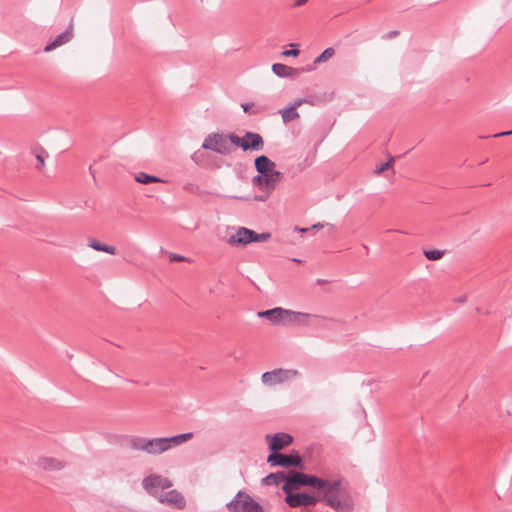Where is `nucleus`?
I'll use <instances>...</instances> for the list:
<instances>
[{
  "instance_id": "3",
  "label": "nucleus",
  "mask_w": 512,
  "mask_h": 512,
  "mask_svg": "<svg viewBox=\"0 0 512 512\" xmlns=\"http://www.w3.org/2000/svg\"><path fill=\"white\" fill-rule=\"evenodd\" d=\"M302 477H315V475L292 471L288 473V478L282 485L286 493L285 502L292 508L314 506L319 502L317 492L310 494L298 491L303 486L310 487V484L304 483Z\"/></svg>"
},
{
  "instance_id": "17",
  "label": "nucleus",
  "mask_w": 512,
  "mask_h": 512,
  "mask_svg": "<svg viewBox=\"0 0 512 512\" xmlns=\"http://www.w3.org/2000/svg\"><path fill=\"white\" fill-rule=\"evenodd\" d=\"M73 37V29L69 27L66 31L56 37V39L48 44L45 48V52H51L52 50L68 43Z\"/></svg>"
},
{
  "instance_id": "10",
  "label": "nucleus",
  "mask_w": 512,
  "mask_h": 512,
  "mask_svg": "<svg viewBox=\"0 0 512 512\" xmlns=\"http://www.w3.org/2000/svg\"><path fill=\"white\" fill-rule=\"evenodd\" d=\"M257 316L259 318H265L270 321L273 325L288 326L290 325L291 310L284 309L282 307H276L273 309L260 311Z\"/></svg>"
},
{
  "instance_id": "35",
  "label": "nucleus",
  "mask_w": 512,
  "mask_h": 512,
  "mask_svg": "<svg viewBox=\"0 0 512 512\" xmlns=\"http://www.w3.org/2000/svg\"><path fill=\"white\" fill-rule=\"evenodd\" d=\"M290 46H291V47H296V46H297V44L291 43V44H290Z\"/></svg>"
},
{
  "instance_id": "33",
  "label": "nucleus",
  "mask_w": 512,
  "mask_h": 512,
  "mask_svg": "<svg viewBox=\"0 0 512 512\" xmlns=\"http://www.w3.org/2000/svg\"><path fill=\"white\" fill-rule=\"evenodd\" d=\"M238 199H240V200H249V198H245V197H239Z\"/></svg>"
},
{
  "instance_id": "18",
  "label": "nucleus",
  "mask_w": 512,
  "mask_h": 512,
  "mask_svg": "<svg viewBox=\"0 0 512 512\" xmlns=\"http://www.w3.org/2000/svg\"><path fill=\"white\" fill-rule=\"evenodd\" d=\"M38 466L43 470L58 471L64 468V463L56 458L42 457L38 460Z\"/></svg>"
},
{
  "instance_id": "11",
  "label": "nucleus",
  "mask_w": 512,
  "mask_h": 512,
  "mask_svg": "<svg viewBox=\"0 0 512 512\" xmlns=\"http://www.w3.org/2000/svg\"><path fill=\"white\" fill-rule=\"evenodd\" d=\"M232 143L243 150L260 151L263 149L264 141L257 133L247 132L243 137L232 136Z\"/></svg>"
},
{
  "instance_id": "27",
  "label": "nucleus",
  "mask_w": 512,
  "mask_h": 512,
  "mask_svg": "<svg viewBox=\"0 0 512 512\" xmlns=\"http://www.w3.org/2000/svg\"><path fill=\"white\" fill-rule=\"evenodd\" d=\"M36 159L38 161L37 169L42 170L46 165L44 156L41 154H38L36 156Z\"/></svg>"
},
{
  "instance_id": "2",
  "label": "nucleus",
  "mask_w": 512,
  "mask_h": 512,
  "mask_svg": "<svg viewBox=\"0 0 512 512\" xmlns=\"http://www.w3.org/2000/svg\"><path fill=\"white\" fill-rule=\"evenodd\" d=\"M255 168L258 174L252 178V184L262 193L252 200L266 202L280 183L282 174L276 169V164L264 155L255 159Z\"/></svg>"
},
{
  "instance_id": "29",
  "label": "nucleus",
  "mask_w": 512,
  "mask_h": 512,
  "mask_svg": "<svg viewBox=\"0 0 512 512\" xmlns=\"http://www.w3.org/2000/svg\"><path fill=\"white\" fill-rule=\"evenodd\" d=\"M308 0H296L295 5L296 6H302L304 5Z\"/></svg>"
},
{
  "instance_id": "6",
  "label": "nucleus",
  "mask_w": 512,
  "mask_h": 512,
  "mask_svg": "<svg viewBox=\"0 0 512 512\" xmlns=\"http://www.w3.org/2000/svg\"><path fill=\"white\" fill-rule=\"evenodd\" d=\"M228 509L230 512H265L258 502L244 492H238L228 504Z\"/></svg>"
},
{
  "instance_id": "34",
  "label": "nucleus",
  "mask_w": 512,
  "mask_h": 512,
  "mask_svg": "<svg viewBox=\"0 0 512 512\" xmlns=\"http://www.w3.org/2000/svg\"><path fill=\"white\" fill-rule=\"evenodd\" d=\"M460 301L461 302H465L466 301V297L460 298Z\"/></svg>"
},
{
  "instance_id": "4",
  "label": "nucleus",
  "mask_w": 512,
  "mask_h": 512,
  "mask_svg": "<svg viewBox=\"0 0 512 512\" xmlns=\"http://www.w3.org/2000/svg\"><path fill=\"white\" fill-rule=\"evenodd\" d=\"M193 438V433H183L172 437L144 438L136 437L130 441L133 450L145 452L149 455H160L170 449L180 446Z\"/></svg>"
},
{
  "instance_id": "20",
  "label": "nucleus",
  "mask_w": 512,
  "mask_h": 512,
  "mask_svg": "<svg viewBox=\"0 0 512 512\" xmlns=\"http://www.w3.org/2000/svg\"><path fill=\"white\" fill-rule=\"evenodd\" d=\"M287 478L288 474H285L283 472H277L269 474L268 476L263 478L262 482L265 485H279L281 483L283 485Z\"/></svg>"
},
{
  "instance_id": "26",
  "label": "nucleus",
  "mask_w": 512,
  "mask_h": 512,
  "mask_svg": "<svg viewBox=\"0 0 512 512\" xmlns=\"http://www.w3.org/2000/svg\"><path fill=\"white\" fill-rule=\"evenodd\" d=\"M282 55L284 57H289V56L297 57L299 55V50L298 49L285 50L282 52Z\"/></svg>"
},
{
  "instance_id": "13",
  "label": "nucleus",
  "mask_w": 512,
  "mask_h": 512,
  "mask_svg": "<svg viewBox=\"0 0 512 512\" xmlns=\"http://www.w3.org/2000/svg\"><path fill=\"white\" fill-rule=\"evenodd\" d=\"M267 462L272 466H282V467H290V466H298L301 463V458L298 455H284L273 453L270 454L267 458Z\"/></svg>"
},
{
  "instance_id": "8",
  "label": "nucleus",
  "mask_w": 512,
  "mask_h": 512,
  "mask_svg": "<svg viewBox=\"0 0 512 512\" xmlns=\"http://www.w3.org/2000/svg\"><path fill=\"white\" fill-rule=\"evenodd\" d=\"M299 375V372L295 369H274L272 371H268L262 374L261 381L265 386H275L283 384L287 381H290L296 378Z\"/></svg>"
},
{
  "instance_id": "16",
  "label": "nucleus",
  "mask_w": 512,
  "mask_h": 512,
  "mask_svg": "<svg viewBox=\"0 0 512 512\" xmlns=\"http://www.w3.org/2000/svg\"><path fill=\"white\" fill-rule=\"evenodd\" d=\"M304 102L305 100L297 99L293 102V104L290 107L281 109L279 113L281 115L283 122L288 123L298 119L300 115L297 111V108L300 107Z\"/></svg>"
},
{
  "instance_id": "14",
  "label": "nucleus",
  "mask_w": 512,
  "mask_h": 512,
  "mask_svg": "<svg viewBox=\"0 0 512 512\" xmlns=\"http://www.w3.org/2000/svg\"><path fill=\"white\" fill-rule=\"evenodd\" d=\"M266 440L269 448L272 451H278L292 443V436L286 433H277L274 435H267Z\"/></svg>"
},
{
  "instance_id": "22",
  "label": "nucleus",
  "mask_w": 512,
  "mask_h": 512,
  "mask_svg": "<svg viewBox=\"0 0 512 512\" xmlns=\"http://www.w3.org/2000/svg\"><path fill=\"white\" fill-rule=\"evenodd\" d=\"M134 179L135 181H137L138 183H141V184H150V183H161V182H164V180L156 177V176H153V175H149L145 172H137L135 175H134Z\"/></svg>"
},
{
  "instance_id": "36",
  "label": "nucleus",
  "mask_w": 512,
  "mask_h": 512,
  "mask_svg": "<svg viewBox=\"0 0 512 512\" xmlns=\"http://www.w3.org/2000/svg\"><path fill=\"white\" fill-rule=\"evenodd\" d=\"M2 155V150L0 149V156Z\"/></svg>"
},
{
  "instance_id": "31",
  "label": "nucleus",
  "mask_w": 512,
  "mask_h": 512,
  "mask_svg": "<svg viewBox=\"0 0 512 512\" xmlns=\"http://www.w3.org/2000/svg\"><path fill=\"white\" fill-rule=\"evenodd\" d=\"M295 231H299L301 233H306L308 231V228H295Z\"/></svg>"
},
{
  "instance_id": "7",
  "label": "nucleus",
  "mask_w": 512,
  "mask_h": 512,
  "mask_svg": "<svg viewBox=\"0 0 512 512\" xmlns=\"http://www.w3.org/2000/svg\"><path fill=\"white\" fill-rule=\"evenodd\" d=\"M232 136L234 135L210 134L205 138L202 147L220 154H226L230 152L232 145H234L231 139Z\"/></svg>"
},
{
  "instance_id": "5",
  "label": "nucleus",
  "mask_w": 512,
  "mask_h": 512,
  "mask_svg": "<svg viewBox=\"0 0 512 512\" xmlns=\"http://www.w3.org/2000/svg\"><path fill=\"white\" fill-rule=\"evenodd\" d=\"M271 239L270 232L257 233L246 227H238L229 236L227 243L232 247L247 246L251 243H264Z\"/></svg>"
},
{
  "instance_id": "21",
  "label": "nucleus",
  "mask_w": 512,
  "mask_h": 512,
  "mask_svg": "<svg viewBox=\"0 0 512 512\" xmlns=\"http://www.w3.org/2000/svg\"><path fill=\"white\" fill-rule=\"evenodd\" d=\"M88 246L96 251L105 252L111 255H114L116 253V248L114 246L102 244L95 238H91L88 240Z\"/></svg>"
},
{
  "instance_id": "30",
  "label": "nucleus",
  "mask_w": 512,
  "mask_h": 512,
  "mask_svg": "<svg viewBox=\"0 0 512 512\" xmlns=\"http://www.w3.org/2000/svg\"><path fill=\"white\" fill-rule=\"evenodd\" d=\"M312 228H313V229H321V228H323V224H321V223L314 224V225L312 226Z\"/></svg>"
},
{
  "instance_id": "24",
  "label": "nucleus",
  "mask_w": 512,
  "mask_h": 512,
  "mask_svg": "<svg viewBox=\"0 0 512 512\" xmlns=\"http://www.w3.org/2000/svg\"><path fill=\"white\" fill-rule=\"evenodd\" d=\"M424 255L426 256L427 259L436 261L440 260L443 257L444 252L438 249L425 250Z\"/></svg>"
},
{
  "instance_id": "28",
  "label": "nucleus",
  "mask_w": 512,
  "mask_h": 512,
  "mask_svg": "<svg viewBox=\"0 0 512 512\" xmlns=\"http://www.w3.org/2000/svg\"><path fill=\"white\" fill-rule=\"evenodd\" d=\"M507 135H512V130L498 133V134L494 135V137H502V136H507Z\"/></svg>"
},
{
  "instance_id": "1",
  "label": "nucleus",
  "mask_w": 512,
  "mask_h": 512,
  "mask_svg": "<svg viewBox=\"0 0 512 512\" xmlns=\"http://www.w3.org/2000/svg\"><path fill=\"white\" fill-rule=\"evenodd\" d=\"M304 483L310 484L319 502H323L336 512H351L354 509L353 498L340 478L302 477Z\"/></svg>"
},
{
  "instance_id": "12",
  "label": "nucleus",
  "mask_w": 512,
  "mask_h": 512,
  "mask_svg": "<svg viewBox=\"0 0 512 512\" xmlns=\"http://www.w3.org/2000/svg\"><path fill=\"white\" fill-rule=\"evenodd\" d=\"M157 500L176 509H184L186 506L184 496L175 489L161 492Z\"/></svg>"
},
{
  "instance_id": "23",
  "label": "nucleus",
  "mask_w": 512,
  "mask_h": 512,
  "mask_svg": "<svg viewBox=\"0 0 512 512\" xmlns=\"http://www.w3.org/2000/svg\"><path fill=\"white\" fill-rule=\"evenodd\" d=\"M335 54V50L331 47L326 48L318 57L315 58L314 63L320 64L331 59Z\"/></svg>"
},
{
  "instance_id": "25",
  "label": "nucleus",
  "mask_w": 512,
  "mask_h": 512,
  "mask_svg": "<svg viewBox=\"0 0 512 512\" xmlns=\"http://www.w3.org/2000/svg\"><path fill=\"white\" fill-rule=\"evenodd\" d=\"M392 164H393V159H390L389 161L380 164L379 166L376 167L375 173L376 174L384 173L386 170H388L392 167Z\"/></svg>"
},
{
  "instance_id": "15",
  "label": "nucleus",
  "mask_w": 512,
  "mask_h": 512,
  "mask_svg": "<svg viewBox=\"0 0 512 512\" xmlns=\"http://www.w3.org/2000/svg\"><path fill=\"white\" fill-rule=\"evenodd\" d=\"M318 318H320V316L315 314L291 310L290 325L308 326L311 324L312 320Z\"/></svg>"
},
{
  "instance_id": "19",
  "label": "nucleus",
  "mask_w": 512,
  "mask_h": 512,
  "mask_svg": "<svg viewBox=\"0 0 512 512\" xmlns=\"http://www.w3.org/2000/svg\"><path fill=\"white\" fill-rule=\"evenodd\" d=\"M272 71L279 77H293L297 75V70L295 68L281 63L273 64Z\"/></svg>"
},
{
  "instance_id": "32",
  "label": "nucleus",
  "mask_w": 512,
  "mask_h": 512,
  "mask_svg": "<svg viewBox=\"0 0 512 512\" xmlns=\"http://www.w3.org/2000/svg\"><path fill=\"white\" fill-rule=\"evenodd\" d=\"M242 108H243V110H244L245 112H247V111H248V109H249V105H248V104H243V105H242Z\"/></svg>"
},
{
  "instance_id": "9",
  "label": "nucleus",
  "mask_w": 512,
  "mask_h": 512,
  "mask_svg": "<svg viewBox=\"0 0 512 512\" xmlns=\"http://www.w3.org/2000/svg\"><path fill=\"white\" fill-rule=\"evenodd\" d=\"M172 485L171 480L158 474L148 475L142 480L143 488L156 499L161 495V492L171 488Z\"/></svg>"
}]
</instances>
